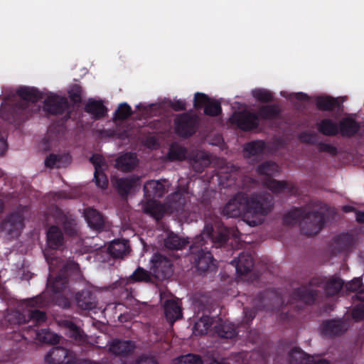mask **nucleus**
<instances>
[{"instance_id": "f257e3e1", "label": "nucleus", "mask_w": 364, "mask_h": 364, "mask_svg": "<svg viewBox=\"0 0 364 364\" xmlns=\"http://www.w3.org/2000/svg\"><path fill=\"white\" fill-rule=\"evenodd\" d=\"M231 233L232 230L218 220L215 221L214 225L205 223L202 232L193 238L189 247L190 260L198 271L205 272L217 267L210 247H222Z\"/></svg>"}, {"instance_id": "f03ea898", "label": "nucleus", "mask_w": 364, "mask_h": 364, "mask_svg": "<svg viewBox=\"0 0 364 364\" xmlns=\"http://www.w3.org/2000/svg\"><path fill=\"white\" fill-rule=\"evenodd\" d=\"M271 201L264 194L239 192L224 205L222 214L228 218L241 216L247 225L255 227L262 223V217L271 210Z\"/></svg>"}, {"instance_id": "7ed1b4c3", "label": "nucleus", "mask_w": 364, "mask_h": 364, "mask_svg": "<svg viewBox=\"0 0 364 364\" xmlns=\"http://www.w3.org/2000/svg\"><path fill=\"white\" fill-rule=\"evenodd\" d=\"M43 94L36 87L21 86L16 94L6 95L0 107V131L2 122L18 124L27 117L29 102H37Z\"/></svg>"}, {"instance_id": "20e7f679", "label": "nucleus", "mask_w": 364, "mask_h": 364, "mask_svg": "<svg viewBox=\"0 0 364 364\" xmlns=\"http://www.w3.org/2000/svg\"><path fill=\"white\" fill-rule=\"evenodd\" d=\"M343 284V281L339 278H331L326 281L322 277H314L307 284L294 289L291 298L294 301L311 305L321 294V291L318 288L323 289L328 296H332L340 292Z\"/></svg>"}, {"instance_id": "39448f33", "label": "nucleus", "mask_w": 364, "mask_h": 364, "mask_svg": "<svg viewBox=\"0 0 364 364\" xmlns=\"http://www.w3.org/2000/svg\"><path fill=\"white\" fill-rule=\"evenodd\" d=\"M283 223L287 225L299 223L301 233L310 237L317 235L323 228L326 221L324 213L311 210L307 205L289 211L284 215Z\"/></svg>"}, {"instance_id": "423d86ee", "label": "nucleus", "mask_w": 364, "mask_h": 364, "mask_svg": "<svg viewBox=\"0 0 364 364\" xmlns=\"http://www.w3.org/2000/svg\"><path fill=\"white\" fill-rule=\"evenodd\" d=\"M175 134L181 138L188 139L193 136L198 129V119L188 112L177 114L173 120Z\"/></svg>"}, {"instance_id": "0eeeda50", "label": "nucleus", "mask_w": 364, "mask_h": 364, "mask_svg": "<svg viewBox=\"0 0 364 364\" xmlns=\"http://www.w3.org/2000/svg\"><path fill=\"white\" fill-rule=\"evenodd\" d=\"M26 206L20 207L4 218L1 223V228L12 238L18 237L24 228V212Z\"/></svg>"}, {"instance_id": "6e6552de", "label": "nucleus", "mask_w": 364, "mask_h": 364, "mask_svg": "<svg viewBox=\"0 0 364 364\" xmlns=\"http://www.w3.org/2000/svg\"><path fill=\"white\" fill-rule=\"evenodd\" d=\"M43 110L49 115L65 114L63 118L65 121L70 118V105L68 99L56 94H52L45 99Z\"/></svg>"}, {"instance_id": "1a4fd4ad", "label": "nucleus", "mask_w": 364, "mask_h": 364, "mask_svg": "<svg viewBox=\"0 0 364 364\" xmlns=\"http://www.w3.org/2000/svg\"><path fill=\"white\" fill-rule=\"evenodd\" d=\"M52 216L56 225H60L66 235L75 236L77 234V218L70 212L55 207L53 210Z\"/></svg>"}, {"instance_id": "9d476101", "label": "nucleus", "mask_w": 364, "mask_h": 364, "mask_svg": "<svg viewBox=\"0 0 364 364\" xmlns=\"http://www.w3.org/2000/svg\"><path fill=\"white\" fill-rule=\"evenodd\" d=\"M237 172H220L219 174L220 183L224 188L240 187L243 190H250L257 185V181L250 176H244L240 181L236 178Z\"/></svg>"}, {"instance_id": "9b49d317", "label": "nucleus", "mask_w": 364, "mask_h": 364, "mask_svg": "<svg viewBox=\"0 0 364 364\" xmlns=\"http://www.w3.org/2000/svg\"><path fill=\"white\" fill-rule=\"evenodd\" d=\"M151 270L159 279H166L173 274V264L167 257L156 253L151 258Z\"/></svg>"}, {"instance_id": "f8f14e48", "label": "nucleus", "mask_w": 364, "mask_h": 364, "mask_svg": "<svg viewBox=\"0 0 364 364\" xmlns=\"http://www.w3.org/2000/svg\"><path fill=\"white\" fill-rule=\"evenodd\" d=\"M232 122L243 131L248 132L258 128L259 122L258 114L255 112L242 110L235 112L231 117Z\"/></svg>"}, {"instance_id": "ddd939ff", "label": "nucleus", "mask_w": 364, "mask_h": 364, "mask_svg": "<svg viewBox=\"0 0 364 364\" xmlns=\"http://www.w3.org/2000/svg\"><path fill=\"white\" fill-rule=\"evenodd\" d=\"M167 207L177 215H186L189 212L190 203L187 197L180 192H175L167 198Z\"/></svg>"}, {"instance_id": "4468645a", "label": "nucleus", "mask_w": 364, "mask_h": 364, "mask_svg": "<svg viewBox=\"0 0 364 364\" xmlns=\"http://www.w3.org/2000/svg\"><path fill=\"white\" fill-rule=\"evenodd\" d=\"M84 216L88 226L92 230L101 232L109 228V223L106 220L105 217L95 208L85 209Z\"/></svg>"}, {"instance_id": "2eb2a0df", "label": "nucleus", "mask_w": 364, "mask_h": 364, "mask_svg": "<svg viewBox=\"0 0 364 364\" xmlns=\"http://www.w3.org/2000/svg\"><path fill=\"white\" fill-rule=\"evenodd\" d=\"M59 325L66 329L68 336L73 339L79 345L87 342V337L83 331L78 327L73 321L67 318L60 319Z\"/></svg>"}, {"instance_id": "dca6fc26", "label": "nucleus", "mask_w": 364, "mask_h": 364, "mask_svg": "<svg viewBox=\"0 0 364 364\" xmlns=\"http://www.w3.org/2000/svg\"><path fill=\"white\" fill-rule=\"evenodd\" d=\"M71 352L63 347H53L46 355V361L50 364H70L73 363Z\"/></svg>"}, {"instance_id": "f3484780", "label": "nucleus", "mask_w": 364, "mask_h": 364, "mask_svg": "<svg viewBox=\"0 0 364 364\" xmlns=\"http://www.w3.org/2000/svg\"><path fill=\"white\" fill-rule=\"evenodd\" d=\"M346 330V323L341 318L326 320L321 324L322 334L328 337L340 336Z\"/></svg>"}, {"instance_id": "a211bd4d", "label": "nucleus", "mask_w": 364, "mask_h": 364, "mask_svg": "<svg viewBox=\"0 0 364 364\" xmlns=\"http://www.w3.org/2000/svg\"><path fill=\"white\" fill-rule=\"evenodd\" d=\"M230 264L235 267L237 274L242 276L248 274L254 266V258L251 252H242L238 257L231 261Z\"/></svg>"}, {"instance_id": "6ab92c4d", "label": "nucleus", "mask_w": 364, "mask_h": 364, "mask_svg": "<svg viewBox=\"0 0 364 364\" xmlns=\"http://www.w3.org/2000/svg\"><path fill=\"white\" fill-rule=\"evenodd\" d=\"M164 183H166V181L164 183L155 180L146 182L144 185V193L146 199L155 200V198H162L168 191V188Z\"/></svg>"}, {"instance_id": "aec40b11", "label": "nucleus", "mask_w": 364, "mask_h": 364, "mask_svg": "<svg viewBox=\"0 0 364 364\" xmlns=\"http://www.w3.org/2000/svg\"><path fill=\"white\" fill-rule=\"evenodd\" d=\"M355 245V239L351 234L341 233L334 237L331 250L334 253L350 251Z\"/></svg>"}, {"instance_id": "412c9836", "label": "nucleus", "mask_w": 364, "mask_h": 364, "mask_svg": "<svg viewBox=\"0 0 364 364\" xmlns=\"http://www.w3.org/2000/svg\"><path fill=\"white\" fill-rule=\"evenodd\" d=\"M46 242L49 248L59 250L65 245V237L63 232L59 226L52 225L46 232Z\"/></svg>"}, {"instance_id": "4be33fe9", "label": "nucleus", "mask_w": 364, "mask_h": 364, "mask_svg": "<svg viewBox=\"0 0 364 364\" xmlns=\"http://www.w3.org/2000/svg\"><path fill=\"white\" fill-rule=\"evenodd\" d=\"M213 332L221 339L232 340L237 336L236 327L232 323L219 318L213 326Z\"/></svg>"}, {"instance_id": "5701e85b", "label": "nucleus", "mask_w": 364, "mask_h": 364, "mask_svg": "<svg viewBox=\"0 0 364 364\" xmlns=\"http://www.w3.org/2000/svg\"><path fill=\"white\" fill-rule=\"evenodd\" d=\"M75 299L78 307L84 310H92L97 306L96 296L89 289L77 292Z\"/></svg>"}, {"instance_id": "b1692460", "label": "nucleus", "mask_w": 364, "mask_h": 364, "mask_svg": "<svg viewBox=\"0 0 364 364\" xmlns=\"http://www.w3.org/2000/svg\"><path fill=\"white\" fill-rule=\"evenodd\" d=\"M267 149L263 140H252L245 144L243 150L246 158L262 157Z\"/></svg>"}, {"instance_id": "393cba45", "label": "nucleus", "mask_w": 364, "mask_h": 364, "mask_svg": "<svg viewBox=\"0 0 364 364\" xmlns=\"http://www.w3.org/2000/svg\"><path fill=\"white\" fill-rule=\"evenodd\" d=\"M360 129V124L351 117H344L338 123L339 133L343 136L352 137Z\"/></svg>"}, {"instance_id": "a878e982", "label": "nucleus", "mask_w": 364, "mask_h": 364, "mask_svg": "<svg viewBox=\"0 0 364 364\" xmlns=\"http://www.w3.org/2000/svg\"><path fill=\"white\" fill-rule=\"evenodd\" d=\"M111 182L119 194L122 197H125L135 186L136 179L132 177L118 178L113 176L111 178Z\"/></svg>"}, {"instance_id": "bb28decb", "label": "nucleus", "mask_w": 364, "mask_h": 364, "mask_svg": "<svg viewBox=\"0 0 364 364\" xmlns=\"http://www.w3.org/2000/svg\"><path fill=\"white\" fill-rule=\"evenodd\" d=\"M138 160L135 153L127 152L116 159V168L122 171H132L137 165Z\"/></svg>"}, {"instance_id": "cd10ccee", "label": "nucleus", "mask_w": 364, "mask_h": 364, "mask_svg": "<svg viewBox=\"0 0 364 364\" xmlns=\"http://www.w3.org/2000/svg\"><path fill=\"white\" fill-rule=\"evenodd\" d=\"M143 211L144 213L159 221L161 220L164 215L165 205L156 200L149 199L143 205Z\"/></svg>"}, {"instance_id": "c85d7f7f", "label": "nucleus", "mask_w": 364, "mask_h": 364, "mask_svg": "<svg viewBox=\"0 0 364 364\" xmlns=\"http://www.w3.org/2000/svg\"><path fill=\"white\" fill-rule=\"evenodd\" d=\"M107 250L112 257L122 258L130 251L129 240L124 239L114 240L109 244Z\"/></svg>"}, {"instance_id": "c756f323", "label": "nucleus", "mask_w": 364, "mask_h": 364, "mask_svg": "<svg viewBox=\"0 0 364 364\" xmlns=\"http://www.w3.org/2000/svg\"><path fill=\"white\" fill-rule=\"evenodd\" d=\"M85 111L92 115L94 119H100L105 117L107 112V108L102 102L89 99L85 106Z\"/></svg>"}, {"instance_id": "7c9ffc66", "label": "nucleus", "mask_w": 364, "mask_h": 364, "mask_svg": "<svg viewBox=\"0 0 364 364\" xmlns=\"http://www.w3.org/2000/svg\"><path fill=\"white\" fill-rule=\"evenodd\" d=\"M135 348L134 343L131 341L114 340L109 345V351L116 355H127Z\"/></svg>"}, {"instance_id": "2f4dec72", "label": "nucleus", "mask_w": 364, "mask_h": 364, "mask_svg": "<svg viewBox=\"0 0 364 364\" xmlns=\"http://www.w3.org/2000/svg\"><path fill=\"white\" fill-rule=\"evenodd\" d=\"M211 163L209 156L203 151H198L190 158V164L194 171L202 173Z\"/></svg>"}, {"instance_id": "473e14b6", "label": "nucleus", "mask_w": 364, "mask_h": 364, "mask_svg": "<svg viewBox=\"0 0 364 364\" xmlns=\"http://www.w3.org/2000/svg\"><path fill=\"white\" fill-rule=\"evenodd\" d=\"M164 307L165 317L168 322L173 323L182 317L181 308L176 301L166 300Z\"/></svg>"}, {"instance_id": "72a5a7b5", "label": "nucleus", "mask_w": 364, "mask_h": 364, "mask_svg": "<svg viewBox=\"0 0 364 364\" xmlns=\"http://www.w3.org/2000/svg\"><path fill=\"white\" fill-rule=\"evenodd\" d=\"M289 364H313L314 357L306 354L300 348H292L288 354Z\"/></svg>"}, {"instance_id": "f704fd0d", "label": "nucleus", "mask_w": 364, "mask_h": 364, "mask_svg": "<svg viewBox=\"0 0 364 364\" xmlns=\"http://www.w3.org/2000/svg\"><path fill=\"white\" fill-rule=\"evenodd\" d=\"M258 120H272L278 117L280 114V109L278 105H265L260 106L257 112Z\"/></svg>"}, {"instance_id": "c9c22d12", "label": "nucleus", "mask_w": 364, "mask_h": 364, "mask_svg": "<svg viewBox=\"0 0 364 364\" xmlns=\"http://www.w3.org/2000/svg\"><path fill=\"white\" fill-rule=\"evenodd\" d=\"M68 278L67 275L64 274V273L60 272L53 279H52L51 275H49L48 278L47 286L55 294L63 291L68 287Z\"/></svg>"}, {"instance_id": "e433bc0d", "label": "nucleus", "mask_w": 364, "mask_h": 364, "mask_svg": "<svg viewBox=\"0 0 364 364\" xmlns=\"http://www.w3.org/2000/svg\"><path fill=\"white\" fill-rule=\"evenodd\" d=\"M316 108L321 111L331 112L340 106L338 100L331 96H318L315 100Z\"/></svg>"}, {"instance_id": "4c0bfd02", "label": "nucleus", "mask_w": 364, "mask_h": 364, "mask_svg": "<svg viewBox=\"0 0 364 364\" xmlns=\"http://www.w3.org/2000/svg\"><path fill=\"white\" fill-rule=\"evenodd\" d=\"M318 131L325 136H334L339 134L338 124L331 119H323L317 124Z\"/></svg>"}, {"instance_id": "58836bf2", "label": "nucleus", "mask_w": 364, "mask_h": 364, "mask_svg": "<svg viewBox=\"0 0 364 364\" xmlns=\"http://www.w3.org/2000/svg\"><path fill=\"white\" fill-rule=\"evenodd\" d=\"M188 243V240L180 237L173 232L168 234L164 240V246L169 250H181Z\"/></svg>"}, {"instance_id": "ea45409f", "label": "nucleus", "mask_w": 364, "mask_h": 364, "mask_svg": "<svg viewBox=\"0 0 364 364\" xmlns=\"http://www.w3.org/2000/svg\"><path fill=\"white\" fill-rule=\"evenodd\" d=\"M264 185L268 189L275 193H279L286 190L291 191L293 189V186L287 181H277L269 178L265 179Z\"/></svg>"}, {"instance_id": "a19ab883", "label": "nucleus", "mask_w": 364, "mask_h": 364, "mask_svg": "<svg viewBox=\"0 0 364 364\" xmlns=\"http://www.w3.org/2000/svg\"><path fill=\"white\" fill-rule=\"evenodd\" d=\"M35 338L40 342L49 344H56L59 343L60 337L46 328L36 329Z\"/></svg>"}, {"instance_id": "79ce46f5", "label": "nucleus", "mask_w": 364, "mask_h": 364, "mask_svg": "<svg viewBox=\"0 0 364 364\" xmlns=\"http://www.w3.org/2000/svg\"><path fill=\"white\" fill-rule=\"evenodd\" d=\"M213 323V318L206 315L203 316L195 323L193 327L195 333L199 335L207 334Z\"/></svg>"}, {"instance_id": "37998d69", "label": "nucleus", "mask_w": 364, "mask_h": 364, "mask_svg": "<svg viewBox=\"0 0 364 364\" xmlns=\"http://www.w3.org/2000/svg\"><path fill=\"white\" fill-rule=\"evenodd\" d=\"M259 175L266 176L267 178H272L279 172L277 164L272 161H267L259 164L256 169Z\"/></svg>"}, {"instance_id": "c03bdc74", "label": "nucleus", "mask_w": 364, "mask_h": 364, "mask_svg": "<svg viewBox=\"0 0 364 364\" xmlns=\"http://www.w3.org/2000/svg\"><path fill=\"white\" fill-rule=\"evenodd\" d=\"M187 150L186 149L177 144H173L170 146L167 158L171 161H182L185 159Z\"/></svg>"}, {"instance_id": "a18cd8bd", "label": "nucleus", "mask_w": 364, "mask_h": 364, "mask_svg": "<svg viewBox=\"0 0 364 364\" xmlns=\"http://www.w3.org/2000/svg\"><path fill=\"white\" fill-rule=\"evenodd\" d=\"M131 282H149L151 280V274L141 267H138L129 276Z\"/></svg>"}, {"instance_id": "49530a36", "label": "nucleus", "mask_w": 364, "mask_h": 364, "mask_svg": "<svg viewBox=\"0 0 364 364\" xmlns=\"http://www.w3.org/2000/svg\"><path fill=\"white\" fill-rule=\"evenodd\" d=\"M252 97L260 102L269 103L274 100L273 93L264 88H257L252 91Z\"/></svg>"}, {"instance_id": "de8ad7c7", "label": "nucleus", "mask_w": 364, "mask_h": 364, "mask_svg": "<svg viewBox=\"0 0 364 364\" xmlns=\"http://www.w3.org/2000/svg\"><path fill=\"white\" fill-rule=\"evenodd\" d=\"M222 112L220 102L216 100L210 99L209 102L204 108V114L210 117H217Z\"/></svg>"}, {"instance_id": "09e8293b", "label": "nucleus", "mask_w": 364, "mask_h": 364, "mask_svg": "<svg viewBox=\"0 0 364 364\" xmlns=\"http://www.w3.org/2000/svg\"><path fill=\"white\" fill-rule=\"evenodd\" d=\"M132 114V107L126 102L121 103L114 113L116 119L119 120L127 119Z\"/></svg>"}, {"instance_id": "8fccbe9b", "label": "nucleus", "mask_w": 364, "mask_h": 364, "mask_svg": "<svg viewBox=\"0 0 364 364\" xmlns=\"http://www.w3.org/2000/svg\"><path fill=\"white\" fill-rule=\"evenodd\" d=\"M82 87L78 84H74L68 91V96L73 103L78 104L82 102Z\"/></svg>"}, {"instance_id": "3c124183", "label": "nucleus", "mask_w": 364, "mask_h": 364, "mask_svg": "<svg viewBox=\"0 0 364 364\" xmlns=\"http://www.w3.org/2000/svg\"><path fill=\"white\" fill-rule=\"evenodd\" d=\"M94 180L97 187L102 189H106L107 188L108 178L102 169L98 170V168H96L94 173Z\"/></svg>"}, {"instance_id": "603ef678", "label": "nucleus", "mask_w": 364, "mask_h": 364, "mask_svg": "<svg viewBox=\"0 0 364 364\" xmlns=\"http://www.w3.org/2000/svg\"><path fill=\"white\" fill-rule=\"evenodd\" d=\"M29 320L33 321L35 325H41L46 322L47 319L46 314L40 310H31L28 313Z\"/></svg>"}, {"instance_id": "864d4df0", "label": "nucleus", "mask_w": 364, "mask_h": 364, "mask_svg": "<svg viewBox=\"0 0 364 364\" xmlns=\"http://www.w3.org/2000/svg\"><path fill=\"white\" fill-rule=\"evenodd\" d=\"M210 97L203 92H196L194 95L193 107L196 109L205 108L209 102Z\"/></svg>"}, {"instance_id": "5fc2aeb1", "label": "nucleus", "mask_w": 364, "mask_h": 364, "mask_svg": "<svg viewBox=\"0 0 364 364\" xmlns=\"http://www.w3.org/2000/svg\"><path fill=\"white\" fill-rule=\"evenodd\" d=\"M180 364H203V360L200 355L187 354L178 358Z\"/></svg>"}, {"instance_id": "6e6d98bb", "label": "nucleus", "mask_w": 364, "mask_h": 364, "mask_svg": "<svg viewBox=\"0 0 364 364\" xmlns=\"http://www.w3.org/2000/svg\"><path fill=\"white\" fill-rule=\"evenodd\" d=\"M299 140L305 144H316L317 135L315 132H302L299 135Z\"/></svg>"}, {"instance_id": "4d7b16f0", "label": "nucleus", "mask_w": 364, "mask_h": 364, "mask_svg": "<svg viewBox=\"0 0 364 364\" xmlns=\"http://www.w3.org/2000/svg\"><path fill=\"white\" fill-rule=\"evenodd\" d=\"M62 157L63 156L59 154H50L45 160V166L48 168H53L55 166L59 168Z\"/></svg>"}, {"instance_id": "13d9d810", "label": "nucleus", "mask_w": 364, "mask_h": 364, "mask_svg": "<svg viewBox=\"0 0 364 364\" xmlns=\"http://www.w3.org/2000/svg\"><path fill=\"white\" fill-rule=\"evenodd\" d=\"M48 304V300L44 296L39 295L28 301V305L33 307L43 308Z\"/></svg>"}, {"instance_id": "bf43d9fd", "label": "nucleus", "mask_w": 364, "mask_h": 364, "mask_svg": "<svg viewBox=\"0 0 364 364\" xmlns=\"http://www.w3.org/2000/svg\"><path fill=\"white\" fill-rule=\"evenodd\" d=\"M79 270L80 266L78 263L74 261H68L64 264L60 272L68 276V273H77Z\"/></svg>"}, {"instance_id": "052dcab7", "label": "nucleus", "mask_w": 364, "mask_h": 364, "mask_svg": "<svg viewBox=\"0 0 364 364\" xmlns=\"http://www.w3.org/2000/svg\"><path fill=\"white\" fill-rule=\"evenodd\" d=\"M317 146L320 152H326L330 154L332 156L337 154L338 151L336 147L330 144L319 142L317 144Z\"/></svg>"}, {"instance_id": "680f3d73", "label": "nucleus", "mask_w": 364, "mask_h": 364, "mask_svg": "<svg viewBox=\"0 0 364 364\" xmlns=\"http://www.w3.org/2000/svg\"><path fill=\"white\" fill-rule=\"evenodd\" d=\"M133 364H159V363L154 356L142 354L136 359Z\"/></svg>"}, {"instance_id": "e2e57ef3", "label": "nucleus", "mask_w": 364, "mask_h": 364, "mask_svg": "<svg viewBox=\"0 0 364 364\" xmlns=\"http://www.w3.org/2000/svg\"><path fill=\"white\" fill-rule=\"evenodd\" d=\"M352 317L355 321H361L364 318V303L355 305L352 310Z\"/></svg>"}, {"instance_id": "0e129e2a", "label": "nucleus", "mask_w": 364, "mask_h": 364, "mask_svg": "<svg viewBox=\"0 0 364 364\" xmlns=\"http://www.w3.org/2000/svg\"><path fill=\"white\" fill-rule=\"evenodd\" d=\"M362 280L360 277H355L346 285V289L349 291H357L362 287Z\"/></svg>"}, {"instance_id": "69168bd1", "label": "nucleus", "mask_w": 364, "mask_h": 364, "mask_svg": "<svg viewBox=\"0 0 364 364\" xmlns=\"http://www.w3.org/2000/svg\"><path fill=\"white\" fill-rule=\"evenodd\" d=\"M170 107L176 112L184 111L186 109V105L183 100H173L169 103Z\"/></svg>"}, {"instance_id": "338daca9", "label": "nucleus", "mask_w": 364, "mask_h": 364, "mask_svg": "<svg viewBox=\"0 0 364 364\" xmlns=\"http://www.w3.org/2000/svg\"><path fill=\"white\" fill-rule=\"evenodd\" d=\"M103 161L104 159L102 156L97 154H93L90 159V161L95 166V171L96 170V168H97L98 170L102 169V165L103 164Z\"/></svg>"}, {"instance_id": "774afa93", "label": "nucleus", "mask_w": 364, "mask_h": 364, "mask_svg": "<svg viewBox=\"0 0 364 364\" xmlns=\"http://www.w3.org/2000/svg\"><path fill=\"white\" fill-rule=\"evenodd\" d=\"M245 318L244 321L246 324H249L256 316V310L254 309L244 308Z\"/></svg>"}]
</instances>
